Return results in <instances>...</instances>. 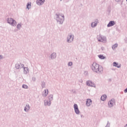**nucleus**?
Listing matches in <instances>:
<instances>
[{"instance_id": "obj_30", "label": "nucleus", "mask_w": 127, "mask_h": 127, "mask_svg": "<svg viewBox=\"0 0 127 127\" xmlns=\"http://www.w3.org/2000/svg\"><path fill=\"white\" fill-rule=\"evenodd\" d=\"M59 16V15H58V17Z\"/></svg>"}, {"instance_id": "obj_20", "label": "nucleus", "mask_w": 127, "mask_h": 127, "mask_svg": "<svg viewBox=\"0 0 127 127\" xmlns=\"http://www.w3.org/2000/svg\"><path fill=\"white\" fill-rule=\"evenodd\" d=\"M117 47H118V44H115V45H114L113 46H112V49L114 50V49H116V48H117Z\"/></svg>"}, {"instance_id": "obj_24", "label": "nucleus", "mask_w": 127, "mask_h": 127, "mask_svg": "<svg viewBox=\"0 0 127 127\" xmlns=\"http://www.w3.org/2000/svg\"><path fill=\"white\" fill-rule=\"evenodd\" d=\"M50 98L51 99H53V95H50L49 97V99L50 100Z\"/></svg>"}, {"instance_id": "obj_15", "label": "nucleus", "mask_w": 127, "mask_h": 127, "mask_svg": "<svg viewBox=\"0 0 127 127\" xmlns=\"http://www.w3.org/2000/svg\"><path fill=\"white\" fill-rule=\"evenodd\" d=\"M28 67H25L24 68V73L25 74H27L28 73Z\"/></svg>"}, {"instance_id": "obj_6", "label": "nucleus", "mask_w": 127, "mask_h": 127, "mask_svg": "<svg viewBox=\"0 0 127 127\" xmlns=\"http://www.w3.org/2000/svg\"><path fill=\"white\" fill-rule=\"evenodd\" d=\"M74 39V36L72 35H69L67 37V42H71L73 41V40Z\"/></svg>"}, {"instance_id": "obj_26", "label": "nucleus", "mask_w": 127, "mask_h": 127, "mask_svg": "<svg viewBox=\"0 0 127 127\" xmlns=\"http://www.w3.org/2000/svg\"><path fill=\"white\" fill-rule=\"evenodd\" d=\"M125 93H127V88L124 91Z\"/></svg>"}, {"instance_id": "obj_19", "label": "nucleus", "mask_w": 127, "mask_h": 127, "mask_svg": "<svg viewBox=\"0 0 127 127\" xmlns=\"http://www.w3.org/2000/svg\"><path fill=\"white\" fill-rule=\"evenodd\" d=\"M97 26V23H96V22L92 23V24H91L92 27H95V26Z\"/></svg>"}, {"instance_id": "obj_8", "label": "nucleus", "mask_w": 127, "mask_h": 127, "mask_svg": "<svg viewBox=\"0 0 127 127\" xmlns=\"http://www.w3.org/2000/svg\"><path fill=\"white\" fill-rule=\"evenodd\" d=\"M116 24V23L114 21H111L109 24L107 25L108 27H111V26H113V25H115Z\"/></svg>"}, {"instance_id": "obj_16", "label": "nucleus", "mask_w": 127, "mask_h": 127, "mask_svg": "<svg viewBox=\"0 0 127 127\" xmlns=\"http://www.w3.org/2000/svg\"><path fill=\"white\" fill-rule=\"evenodd\" d=\"M98 57L100 59H101V60H104L106 58V57L103 56L102 55H98Z\"/></svg>"}, {"instance_id": "obj_11", "label": "nucleus", "mask_w": 127, "mask_h": 127, "mask_svg": "<svg viewBox=\"0 0 127 127\" xmlns=\"http://www.w3.org/2000/svg\"><path fill=\"white\" fill-rule=\"evenodd\" d=\"M113 66L114 67H117V68H121V64L116 63V62H114L113 63Z\"/></svg>"}, {"instance_id": "obj_12", "label": "nucleus", "mask_w": 127, "mask_h": 127, "mask_svg": "<svg viewBox=\"0 0 127 127\" xmlns=\"http://www.w3.org/2000/svg\"><path fill=\"white\" fill-rule=\"evenodd\" d=\"M48 95V90H45L44 93H43V95L44 97H46Z\"/></svg>"}, {"instance_id": "obj_5", "label": "nucleus", "mask_w": 127, "mask_h": 127, "mask_svg": "<svg viewBox=\"0 0 127 127\" xmlns=\"http://www.w3.org/2000/svg\"><path fill=\"white\" fill-rule=\"evenodd\" d=\"M74 109L75 113H76L77 115H79V114H80V111H79V109L78 108V105H77V104L74 105Z\"/></svg>"}, {"instance_id": "obj_22", "label": "nucleus", "mask_w": 127, "mask_h": 127, "mask_svg": "<svg viewBox=\"0 0 127 127\" xmlns=\"http://www.w3.org/2000/svg\"><path fill=\"white\" fill-rule=\"evenodd\" d=\"M21 27V24H18L17 25V28L18 29H19Z\"/></svg>"}, {"instance_id": "obj_2", "label": "nucleus", "mask_w": 127, "mask_h": 127, "mask_svg": "<svg viewBox=\"0 0 127 127\" xmlns=\"http://www.w3.org/2000/svg\"><path fill=\"white\" fill-rule=\"evenodd\" d=\"M7 22L13 26H15L16 25V21L15 20H14L12 18H9L7 20Z\"/></svg>"}, {"instance_id": "obj_7", "label": "nucleus", "mask_w": 127, "mask_h": 127, "mask_svg": "<svg viewBox=\"0 0 127 127\" xmlns=\"http://www.w3.org/2000/svg\"><path fill=\"white\" fill-rule=\"evenodd\" d=\"M45 1V0H37L36 3L38 5H41Z\"/></svg>"}, {"instance_id": "obj_29", "label": "nucleus", "mask_w": 127, "mask_h": 127, "mask_svg": "<svg viewBox=\"0 0 127 127\" xmlns=\"http://www.w3.org/2000/svg\"><path fill=\"white\" fill-rule=\"evenodd\" d=\"M127 127V125H126V127Z\"/></svg>"}, {"instance_id": "obj_21", "label": "nucleus", "mask_w": 127, "mask_h": 127, "mask_svg": "<svg viewBox=\"0 0 127 127\" xmlns=\"http://www.w3.org/2000/svg\"><path fill=\"white\" fill-rule=\"evenodd\" d=\"M22 88H23V89H28V86L26 84H23L22 85Z\"/></svg>"}, {"instance_id": "obj_17", "label": "nucleus", "mask_w": 127, "mask_h": 127, "mask_svg": "<svg viewBox=\"0 0 127 127\" xmlns=\"http://www.w3.org/2000/svg\"><path fill=\"white\" fill-rule=\"evenodd\" d=\"M31 8V3H28L27 4V8L29 9V8Z\"/></svg>"}, {"instance_id": "obj_4", "label": "nucleus", "mask_w": 127, "mask_h": 127, "mask_svg": "<svg viewBox=\"0 0 127 127\" xmlns=\"http://www.w3.org/2000/svg\"><path fill=\"white\" fill-rule=\"evenodd\" d=\"M97 39L99 42H104V41H106V38L104 37H102L101 35H98L97 36Z\"/></svg>"}, {"instance_id": "obj_3", "label": "nucleus", "mask_w": 127, "mask_h": 127, "mask_svg": "<svg viewBox=\"0 0 127 127\" xmlns=\"http://www.w3.org/2000/svg\"><path fill=\"white\" fill-rule=\"evenodd\" d=\"M116 104V101L115 99H111L110 101H109L108 102V106L109 108H112L113 106H114V105Z\"/></svg>"}, {"instance_id": "obj_28", "label": "nucleus", "mask_w": 127, "mask_h": 127, "mask_svg": "<svg viewBox=\"0 0 127 127\" xmlns=\"http://www.w3.org/2000/svg\"><path fill=\"white\" fill-rule=\"evenodd\" d=\"M62 17H64V15H62Z\"/></svg>"}, {"instance_id": "obj_25", "label": "nucleus", "mask_w": 127, "mask_h": 127, "mask_svg": "<svg viewBox=\"0 0 127 127\" xmlns=\"http://www.w3.org/2000/svg\"><path fill=\"white\" fill-rule=\"evenodd\" d=\"M51 104V103H50V102H47V105H48V106H50V104Z\"/></svg>"}, {"instance_id": "obj_10", "label": "nucleus", "mask_w": 127, "mask_h": 127, "mask_svg": "<svg viewBox=\"0 0 127 127\" xmlns=\"http://www.w3.org/2000/svg\"><path fill=\"white\" fill-rule=\"evenodd\" d=\"M86 104L87 107H90L92 105V100L91 99H87Z\"/></svg>"}, {"instance_id": "obj_27", "label": "nucleus", "mask_w": 127, "mask_h": 127, "mask_svg": "<svg viewBox=\"0 0 127 127\" xmlns=\"http://www.w3.org/2000/svg\"><path fill=\"white\" fill-rule=\"evenodd\" d=\"M17 66H18V64H16V68H19V67H17Z\"/></svg>"}, {"instance_id": "obj_1", "label": "nucleus", "mask_w": 127, "mask_h": 127, "mask_svg": "<svg viewBox=\"0 0 127 127\" xmlns=\"http://www.w3.org/2000/svg\"><path fill=\"white\" fill-rule=\"evenodd\" d=\"M91 68L93 72H96V73H101V72H103V70L102 66H100L99 64L96 63H93Z\"/></svg>"}, {"instance_id": "obj_9", "label": "nucleus", "mask_w": 127, "mask_h": 127, "mask_svg": "<svg viewBox=\"0 0 127 127\" xmlns=\"http://www.w3.org/2000/svg\"><path fill=\"white\" fill-rule=\"evenodd\" d=\"M86 84L87 86H90V87H94L95 86V84L91 81H87Z\"/></svg>"}, {"instance_id": "obj_23", "label": "nucleus", "mask_w": 127, "mask_h": 127, "mask_svg": "<svg viewBox=\"0 0 127 127\" xmlns=\"http://www.w3.org/2000/svg\"><path fill=\"white\" fill-rule=\"evenodd\" d=\"M68 65V66H72V65H73V63L69 62Z\"/></svg>"}, {"instance_id": "obj_13", "label": "nucleus", "mask_w": 127, "mask_h": 127, "mask_svg": "<svg viewBox=\"0 0 127 127\" xmlns=\"http://www.w3.org/2000/svg\"><path fill=\"white\" fill-rule=\"evenodd\" d=\"M29 109H30L29 105H26V106L24 108V111L25 112H28V111H29Z\"/></svg>"}, {"instance_id": "obj_14", "label": "nucleus", "mask_w": 127, "mask_h": 127, "mask_svg": "<svg viewBox=\"0 0 127 127\" xmlns=\"http://www.w3.org/2000/svg\"><path fill=\"white\" fill-rule=\"evenodd\" d=\"M101 99L102 101H106V99H107V95H104L102 96Z\"/></svg>"}, {"instance_id": "obj_18", "label": "nucleus", "mask_w": 127, "mask_h": 127, "mask_svg": "<svg viewBox=\"0 0 127 127\" xmlns=\"http://www.w3.org/2000/svg\"><path fill=\"white\" fill-rule=\"evenodd\" d=\"M51 58L52 59H54V58H56V54H52Z\"/></svg>"}]
</instances>
